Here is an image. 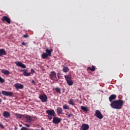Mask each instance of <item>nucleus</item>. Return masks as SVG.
I'll return each instance as SVG.
<instances>
[{
  "label": "nucleus",
  "instance_id": "aec40b11",
  "mask_svg": "<svg viewBox=\"0 0 130 130\" xmlns=\"http://www.w3.org/2000/svg\"><path fill=\"white\" fill-rule=\"evenodd\" d=\"M15 116L16 118H23V117H24V115L21 114L15 113Z\"/></svg>",
  "mask_w": 130,
  "mask_h": 130
},
{
  "label": "nucleus",
  "instance_id": "2f4dec72",
  "mask_svg": "<svg viewBox=\"0 0 130 130\" xmlns=\"http://www.w3.org/2000/svg\"><path fill=\"white\" fill-rule=\"evenodd\" d=\"M23 37H24V38H28V37H29V36H28V34H25L23 36Z\"/></svg>",
  "mask_w": 130,
  "mask_h": 130
},
{
  "label": "nucleus",
  "instance_id": "a19ab883",
  "mask_svg": "<svg viewBox=\"0 0 130 130\" xmlns=\"http://www.w3.org/2000/svg\"><path fill=\"white\" fill-rule=\"evenodd\" d=\"M18 129V128L15 127V130Z\"/></svg>",
  "mask_w": 130,
  "mask_h": 130
},
{
  "label": "nucleus",
  "instance_id": "1a4fd4ad",
  "mask_svg": "<svg viewBox=\"0 0 130 130\" xmlns=\"http://www.w3.org/2000/svg\"><path fill=\"white\" fill-rule=\"evenodd\" d=\"M89 129V125L88 124L83 123L80 128V130H88Z\"/></svg>",
  "mask_w": 130,
  "mask_h": 130
},
{
  "label": "nucleus",
  "instance_id": "412c9836",
  "mask_svg": "<svg viewBox=\"0 0 130 130\" xmlns=\"http://www.w3.org/2000/svg\"><path fill=\"white\" fill-rule=\"evenodd\" d=\"M26 70H23L22 71L24 72L23 74L25 76V77H28V76H30L31 75V73H28L26 72Z\"/></svg>",
  "mask_w": 130,
  "mask_h": 130
},
{
  "label": "nucleus",
  "instance_id": "c756f323",
  "mask_svg": "<svg viewBox=\"0 0 130 130\" xmlns=\"http://www.w3.org/2000/svg\"><path fill=\"white\" fill-rule=\"evenodd\" d=\"M0 83H5V79L0 77Z\"/></svg>",
  "mask_w": 130,
  "mask_h": 130
},
{
  "label": "nucleus",
  "instance_id": "a878e982",
  "mask_svg": "<svg viewBox=\"0 0 130 130\" xmlns=\"http://www.w3.org/2000/svg\"><path fill=\"white\" fill-rule=\"evenodd\" d=\"M55 90L56 93H57L58 94H60L61 93L60 91V88H59L58 87H56L55 88Z\"/></svg>",
  "mask_w": 130,
  "mask_h": 130
},
{
  "label": "nucleus",
  "instance_id": "6e6552de",
  "mask_svg": "<svg viewBox=\"0 0 130 130\" xmlns=\"http://www.w3.org/2000/svg\"><path fill=\"white\" fill-rule=\"evenodd\" d=\"M2 94L3 95H5V96H13L14 93L13 92H11V91H5L3 90L2 91Z\"/></svg>",
  "mask_w": 130,
  "mask_h": 130
},
{
  "label": "nucleus",
  "instance_id": "f3484780",
  "mask_svg": "<svg viewBox=\"0 0 130 130\" xmlns=\"http://www.w3.org/2000/svg\"><path fill=\"white\" fill-rule=\"evenodd\" d=\"M7 52H6V50L4 49H0V57L3 56V55H6Z\"/></svg>",
  "mask_w": 130,
  "mask_h": 130
},
{
  "label": "nucleus",
  "instance_id": "c9c22d12",
  "mask_svg": "<svg viewBox=\"0 0 130 130\" xmlns=\"http://www.w3.org/2000/svg\"><path fill=\"white\" fill-rule=\"evenodd\" d=\"M30 72L31 74H34L35 73V71H34L32 69L30 70Z\"/></svg>",
  "mask_w": 130,
  "mask_h": 130
},
{
  "label": "nucleus",
  "instance_id": "6ab92c4d",
  "mask_svg": "<svg viewBox=\"0 0 130 130\" xmlns=\"http://www.w3.org/2000/svg\"><path fill=\"white\" fill-rule=\"evenodd\" d=\"M57 114H62V108L60 107L57 108Z\"/></svg>",
  "mask_w": 130,
  "mask_h": 130
},
{
  "label": "nucleus",
  "instance_id": "4be33fe9",
  "mask_svg": "<svg viewBox=\"0 0 130 130\" xmlns=\"http://www.w3.org/2000/svg\"><path fill=\"white\" fill-rule=\"evenodd\" d=\"M48 56H49L46 53H44L42 54V58H43V59H45V58H47Z\"/></svg>",
  "mask_w": 130,
  "mask_h": 130
},
{
  "label": "nucleus",
  "instance_id": "39448f33",
  "mask_svg": "<svg viewBox=\"0 0 130 130\" xmlns=\"http://www.w3.org/2000/svg\"><path fill=\"white\" fill-rule=\"evenodd\" d=\"M49 77L51 80L53 81L56 78V73L54 71H52L49 74Z\"/></svg>",
  "mask_w": 130,
  "mask_h": 130
},
{
  "label": "nucleus",
  "instance_id": "20e7f679",
  "mask_svg": "<svg viewBox=\"0 0 130 130\" xmlns=\"http://www.w3.org/2000/svg\"><path fill=\"white\" fill-rule=\"evenodd\" d=\"M94 115H95L98 118H99V119H102V118H103V115H102V114H101V112L98 110L95 111Z\"/></svg>",
  "mask_w": 130,
  "mask_h": 130
},
{
  "label": "nucleus",
  "instance_id": "f8f14e48",
  "mask_svg": "<svg viewBox=\"0 0 130 130\" xmlns=\"http://www.w3.org/2000/svg\"><path fill=\"white\" fill-rule=\"evenodd\" d=\"M46 113L48 114V115H52V116H54L55 115V112H54V110H48L46 111Z\"/></svg>",
  "mask_w": 130,
  "mask_h": 130
},
{
  "label": "nucleus",
  "instance_id": "2eb2a0df",
  "mask_svg": "<svg viewBox=\"0 0 130 130\" xmlns=\"http://www.w3.org/2000/svg\"><path fill=\"white\" fill-rule=\"evenodd\" d=\"M3 116H4V117H6V118H9V117L11 116V114L9 112L4 111L3 113Z\"/></svg>",
  "mask_w": 130,
  "mask_h": 130
},
{
  "label": "nucleus",
  "instance_id": "cd10ccee",
  "mask_svg": "<svg viewBox=\"0 0 130 130\" xmlns=\"http://www.w3.org/2000/svg\"><path fill=\"white\" fill-rule=\"evenodd\" d=\"M70 108V106H68L66 104L63 106V109H69Z\"/></svg>",
  "mask_w": 130,
  "mask_h": 130
},
{
  "label": "nucleus",
  "instance_id": "ea45409f",
  "mask_svg": "<svg viewBox=\"0 0 130 130\" xmlns=\"http://www.w3.org/2000/svg\"><path fill=\"white\" fill-rule=\"evenodd\" d=\"M41 130H44V128L43 127H42Z\"/></svg>",
  "mask_w": 130,
  "mask_h": 130
},
{
  "label": "nucleus",
  "instance_id": "ddd939ff",
  "mask_svg": "<svg viewBox=\"0 0 130 130\" xmlns=\"http://www.w3.org/2000/svg\"><path fill=\"white\" fill-rule=\"evenodd\" d=\"M116 99V95L115 94H112L110 96L109 99L110 102L112 103V102H113V100Z\"/></svg>",
  "mask_w": 130,
  "mask_h": 130
},
{
  "label": "nucleus",
  "instance_id": "f257e3e1",
  "mask_svg": "<svg viewBox=\"0 0 130 130\" xmlns=\"http://www.w3.org/2000/svg\"><path fill=\"white\" fill-rule=\"evenodd\" d=\"M113 109H121L123 106V101L121 100L113 101L110 104Z\"/></svg>",
  "mask_w": 130,
  "mask_h": 130
},
{
  "label": "nucleus",
  "instance_id": "0eeeda50",
  "mask_svg": "<svg viewBox=\"0 0 130 130\" xmlns=\"http://www.w3.org/2000/svg\"><path fill=\"white\" fill-rule=\"evenodd\" d=\"M39 98L42 102H46L47 101V95L46 94H41L40 95Z\"/></svg>",
  "mask_w": 130,
  "mask_h": 130
},
{
  "label": "nucleus",
  "instance_id": "7c9ffc66",
  "mask_svg": "<svg viewBox=\"0 0 130 130\" xmlns=\"http://www.w3.org/2000/svg\"><path fill=\"white\" fill-rule=\"evenodd\" d=\"M47 117L50 120H51V119H52V115H48L47 116Z\"/></svg>",
  "mask_w": 130,
  "mask_h": 130
},
{
  "label": "nucleus",
  "instance_id": "9d476101",
  "mask_svg": "<svg viewBox=\"0 0 130 130\" xmlns=\"http://www.w3.org/2000/svg\"><path fill=\"white\" fill-rule=\"evenodd\" d=\"M24 118L26 119V122H28V123H31L33 121V119L31 117L30 115H26L24 116Z\"/></svg>",
  "mask_w": 130,
  "mask_h": 130
},
{
  "label": "nucleus",
  "instance_id": "dca6fc26",
  "mask_svg": "<svg viewBox=\"0 0 130 130\" xmlns=\"http://www.w3.org/2000/svg\"><path fill=\"white\" fill-rule=\"evenodd\" d=\"M52 51H53V50L52 49H46V52L49 56H51V53H52Z\"/></svg>",
  "mask_w": 130,
  "mask_h": 130
},
{
  "label": "nucleus",
  "instance_id": "bb28decb",
  "mask_svg": "<svg viewBox=\"0 0 130 130\" xmlns=\"http://www.w3.org/2000/svg\"><path fill=\"white\" fill-rule=\"evenodd\" d=\"M69 103L70 105H75V103H74V100L70 99L69 100Z\"/></svg>",
  "mask_w": 130,
  "mask_h": 130
},
{
  "label": "nucleus",
  "instance_id": "5701e85b",
  "mask_svg": "<svg viewBox=\"0 0 130 130\" xmlns=\"http://www.w3.org/2000/svg\"><path fill=\"white\" fill-rule=\"evenodd\" d=\"M88 70H90L91 72H94L95 71V70H96V67L94 66H92V68L91 67H88Z\"/></svg>",
  "mask_w": 130,
  "mask_h": 130
},
{
  "label": "nucleus",
  "instance_id": "79ce46f5",
  "mask_svg": "<svg viewBox=\"0 0 130 130\" xmlns=\"http://www.w3.org/2000/svg\"><path fill=\"white\" fill-rule=\"evenodd\" d=\"M2 103V99H0V103Z\"/></svg>",
  "mask_w": 130,
  "mask_h": 130
},
{
  "label": "nucleus",
  "instance_id": "f704fd0d",
  "mask_svg": "<svg viewBox=\"0 0 130 130\" xmlns=\"http://www.w3.org/2000/svg\"><path fill=\"white\" fill-rule=\"evenodd\" d=\"M21 44H22V45L25 46V45H27L28 44L27 43H25L23 42L21 43Z\"/></svg>",
  "mask_w": 130,
  "mask_h": 130
},
{
  "label": "nucleus",
  "instance_id": "37998d69",
  "mask_svg": "<svg viewBox=\"0 0 130 130\" xmlns=\"http://www.w3.org/2000/svg\"><path fill=\"white\" fill-rule=\"evenodd\" d=\"M20 126H22V125H20Z\"/></svg>",
  "mask_w": 130,
  "mask_h": 130
},
{
  "label": "nucleus",
  "instance_id": "a211bd4d",
  "mask_svg": "<svg viewBox=\"0 0 130 130\" xmlns=\"http://www.w3.org/2000/svg\"><path fill=\"white\" fill-rule=\"evenodd\" d=\"M81 109H82V110H83V111H85V112H86V113H87V112H88V111H89V108H88L87 107L81 106Z\"/></svg>",
  "mask_w": 130,
  "mask_h": 130
},
{
  "label": "nucleus",
  "instance_id": "423d86ee",
  "mask_svg": "<svg viewBox=\"0 0 130 130\" xmlns=\"http://www.w3.org/2000/svg\"><path fill=\"white\" fill-rule=\"evenodd\" d=\"M61 121V118H58L56 117H54L53 118V123L54 124H58V123H59Z\"/></svg>",
  "mask_w": 130,
  "mask_h": 130
},
{
  "label": "nucleus",
  "instance_id": "7ed1b4c3",
  "mask_svg": "<svg viewBox=\"0 0 130 130\" xmlns=\"http://www.w3.org/2000/svg\"><path fill=\"white\" fill-rule=\"evenodd\" d=\"M1 20L3 22H6L8 24H11V18L7 16H3Z\"/></svg>",
  "mask_w": 130,
  "mask_h": 130
},
{
  "label": "nucleus",
  "instance_id": "9b49d317",
  "mask_svg": "<svg viewBox=\"0 0 130 130\" xmlns=\"http://www.w3.org/2000/svg\"><path fill=\"white\" fill-rule=\"evenodd\" d=\"M15 64L17 65V67H20L22 69H26V65L23 64V63H22V62L21 61H18L17 62H15Z\"/></svg>",
  "mask_w": 130,
  "mask_h": 130
},
{
  "label": "nucleus",
  "instance_id": "58836bf2",
  "mask_svg": "<svg viewBox=\"0 0 130 130\" xmlns=\"http://www.w3.org/2000/svg\"><path fill=\"white\" fill-rule=\"evenodd\" d=\"M31 83L32 84H36V82L34 80H32Z\"/></svg>",
  "mask_w": 130,
  "mask_h": 130
},
{
  "label": "nucleus",
  "instance_id": "e433bc0d",
  "mask_svg": "<svg viewBox=\"0 0 130 130\" xmlns=\"http://www.w3.org/2000/svg\"><path fill=\"white\" fill-rule=\"evenodd\" d=\"M24 125L25 126H27V127H30V125L27 123L24 124Z\"/></svg>",
  "mask_w": 130,
  "mask_h": 130
},
{
  "label": "nucleus",
  "instance_id": "393cba45",
  "mask_svg": "<svg viewBox=\"0 0 130 130\" xmlns=\"http://www.w3.org/2000/svg\"><path fill=\"white\" fill-rule=\"evenodd\" d=\"M62 71L63 72H64V73H68V72H69L70 70L69 69V68L64 67H63Z\"/></svg>",
  "mask_w": 130,
  "mask_h": 130
},
{
  "label": "nucleus",
  "instance_id": "c85d7f7f",
  "mask_svg": "<svg viewBox=\"0 0 130 130\" xmlns=\"http://www.w3.org/2000/svg\"><path fill=\"white\" fill-rule=\"evenodd\" d=\"M66 115H67V117L68 118H71V117H72V116H74V115L72 113H70L68 115V114H66Z\"/></svg>",
  "mask_w": 130,
  "mask_h": 130
},
{
  "label": "nucleus",
  "instance_id": "b1692460",
  "mask_svg": "<svg viewBox=\"0 0 130 130\" xmlns=\"http://www.w3.org/2000/svg\"><path fill=\"white\" fill-rule=\"evenodd\" d=\"M2 72L3 73V74H4L5 75H10V74H11V73L9 72V71L8 70H2Z\"/></svg>",
  "mask_w": 130,
  "mask_h": 130
},
{
  "label": "nucleus",
  "instance_id": "f03ea898",
  "mask_svg": "<svg viewBox=\"0 0 130 130\" xmlns=\"http://www.w3.org/2000/svg\"><path fill=\"white\" fill-rule=\"evenodd\" d=\"M64 78L69 86H73L74 82H73V80H72V77L69 76L68 75H65Z\"/></svg>",
  "mask_w": 130,
  "mask_h": 130
},
{
  "label": "nucleus",
  "instance_id": "4c0bfd02",
  "mask_svg": "<svg viewBox=\"0 0 130 130\" xmlns=\"http://www.w3.org/2000/svg\"><path fill=\"white\" fill-rule=\"evenodd\" d=\"M0 126L2 127V128H4L3 125L1 123H0Z\"/></svg>",
  "mask_w": 130,
  "mask_h": 130
},
{
  "label": "nucleus",
  "instance_id": "72a5a7b5",
  "mask_svg": "<svg viewBox=\"0 0 130 130\" xmlns=\"http://www.w3.org/2000/svg\"><path fill=\"white\" fill-rule=\"evenodd\" d=\"M21 130H28V128H27L26 127H22L21 128Z\"/></svg>",
  "mask_w": 130,
  "mask_h": 130
},
{
  "label": "nucleus",
  "instance_id": "473e14b6",
  "mask_svg": "<svg viewBox=\"0 0 130 130\" xmlns=\"http://www.w3.org/2000/svg\"><path fill=\"white\" fill-rule=\"evenodd\" d=\"M58 79H60V73H58L57 74Z\"/></svg>",
  "mask_w": 130,
  "mask_h": 130
},
{
  "label": "nucleus",
  "instance_id": "4468645a",
  "mask_svg": "<svg viewBox=\"0 0 130 130\" xmlns=\"http://www.w3.org/2000/svg\"><path fill=\"white\" fill-rule=\"evenodd\" d=\"M15 87L16 89H23L24 88V85H23V84L16 83L15 84Z\"/></svg>",
  "mask_w": 130,
  "mask_h": 130
}]
</instances>
